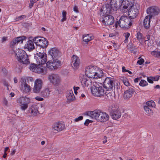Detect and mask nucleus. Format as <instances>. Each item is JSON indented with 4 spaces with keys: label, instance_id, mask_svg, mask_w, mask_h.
I'll list each match as a JSON object with an SVG mask.
<instances>
[{
    "label": "nucleus",
    "instance_id": "nucleus-1",
    "mask_svg": "<svg viewBox=\"0 0 160 160\" xmlns=\"http://www.w3.org/2000/svg\"><path fill=\"white\" fill-rule=\"evenodd\" d=\"M85 74L89 78L98 79L101 78L103 75L102 70L95 66H88L85 69Z\"/></svg>",
    "mask_w": 160,
    "mask_h": 160
},
{
    "label": "nucleus",
    "instance_id": "nucleus-2",
    "mask_svg": "<svg viewBox=\"0 0 160 160\" xmlns=\"http://www.w3.org/2000/svg\"><path fill=\"white\" fill-rule=\"evenodd\" d=\"M14 52L16 59L19 62L24 64H28L30 63L28 55L24 51L16 49V50H14Z\"/></svg>",
    "mask_w": 160,
    "mask_h": 160
},
{
    "label": "nucleus",
    "instance_id": "nucleus-3",
    "mask_svg": "<svg viewBox=\"0 0 160 160\" xmlns=\"http://www.w3.org/2000/svg\"><path fill=\"white\" fill-rule=\"evenodd\" d=\"M118 8L116 0H111L110 2L106 4L105 7H103L102 9L103 11V14H108L112 13L113 11H116Z\"/></svg>",
    "mask_w": 160,
    "mask_h": 160
},
{
    "label": "nucleus",
    "instance_id": "nucleus-4",
    "mask_svg": "<svg viewBox=\"0 0 160 160\" xmlns=\"http://www.w3.org/2000/svg\"><path fill=\"white\" fill-rule=\"evenodd\" d=\"M118 24L121 28L125 29H128L132 25V23L130 19L127 17L123 16L121 17L115 24L116 27L118 26Z\"/></svg>",
    "mask_w": 160,
    "mask_h": 160
},
{
    "label": "nucleus",
    "instance_id": "nucleus-5",
    "mask_svg": "<svg viewBox=\"0 0 160 160\" xmlns=\"http://www.w3.org/2000/svg\"><path fill=\"white\" fill-rule=\"evenodd\" d=\"M62 63L59 59H55L48 61L46 65L48 68L51 71H54L59 68Z\"/></svg>",
    "mask_w": 160,
    "mask_h": 160
},
{
    "label": "nucleus",
    "instance_id": "nucleus-6",
    "mask_svg": "<svg viewBox=\"0 0 160 160\" xmlns=\"http://www.w3.org/2000/svg\"><path fill=\"white\" fill-rule=\"evenodd\" d=\"M17 101L20 104V109L23 111L27 109L28 104L31 102L30 99L26 96H22L19 98Z\"/></svg>",
    "mask_w": 160,
    "mask_h": 160
},
{
    "label": "nucleus",
    "instance_id": "nucleus-7",
    "mask_svg": "<svg viewBox=\"0 0 160 160\" xmlns=\"http://www.w3.org/2000/svg\"><path fill=\"white\" fill-rule=\"evenodd\" d=\"M139 6L138 4H135L134 6L130 7L128 10V15L130 19H133L137 16Z\"/></svg>",
    "mask_w": 160,
    "mask_h": 160
},
{
    "label": "nucleus",
    "instance_id": "nucleus-8",
    "mask_svg": "<svg viewBox=\"0 0 160 160\" xmlns=\"http://www.w3.org/2000/svg\"><path fill=\"white\" fill-rule=\"evenodd\" d=\"M103 20L102 22L105 26H109L113 24L114 22V17L109 14H107L106 13L103 14V11H102Z\"/></svg>",
    "mask_w": 160,
    "mask_h": 160
},
{
    "label": "nucleus",
    "instance_id": "nucleus-9",
    "mask_svg": "<svg viewBox=\"0 0 160 160\" xmlns=\"http://www.w3.org/2000/svg\"><path fill=\"white\" fill-rule=\"evenodd\" d=\"M34 58L35 59L37 63L39 65L45 64L47 60L46 55L40 52L39 53H37L34 57Z\"/></svg>",
    "mask_w": 160,
    "mask_h": 160
},
{
    "label": "nucleus",
    "instance_id": "nucleus-10",
    "mask_svg": "<svg viewBox=\"0 0 160 160\" xmlns=\"http://www.w3.org/2000/svg\"><path fill=\"white\" fill-rule=\"evenodd\" d=\"M92 94L96 96L100 97L104 94V90L102 87H97L93 85L91 88Z\"/></svg>",
    "mask_w": 160,
    "mask_h": 160
},
{
    "label": "nucleus",
    "instance_id": "nucleus-11",
    "mask_svg": "<svg viewBox=\"0 0 160 160\" xmlns=\"http://www.w3.org/2000/svg\"><path fill=\"white\" fill-rule=\"evenodd\" d=\"M147 12L149 14L150 18H151L152 17L158 15L160 13V9L157 6H152L147 9Z\"/></svg>",
    "mask_w": 160,
    "mask_h": 160
},
{
    "label": "nucleus",
    "instance_id": "nucleus-12",
    "mask_svg": "<svg viewBox=\"0 0 160 160\" xmlns=\"http://www.w3.org/2000/svg\"><path fill=\"white\" fill-rule=\"evenodd\" d=\"M48 78L50 82L55 85L58 86L61 81L59 76L57 74L52 73L49 75Z\"/></svg>",
    "mask_w": 160,
    "mask_h": 160
},
{
    "label": "nucleus",
    "instance_id": "nucleus-13",
    "mask_svg": "<svg viewBox=\"0 0 160 160\" xmlns=\"http://www.w3.org/2000/svg\"><path fill=\"white\" fill-rule=\"evenodd\" d=\"M110 113L112 118L115 120L119 118L121 116V112L118 108L112 107Z\"/></svg>",
    "mask_w": 160,
    "mask_h": 160
},
{
    "label": "nucleus",
    "instance_id": "nucleus-14",
    "mask_svg": "<svg viewBox=\"0 0 160 160\" xmlns=\"http://www.w3.org/2000/svg\"><path fill=\"white\" fill-rule=\"evenodd\" d=\"M114 79L111 78H107L104 82V87L105 88L112 91L114 84L113 82Z\"/></svg>",
    "mask_w": 160,
    "mask_h": 160
},
{
    "label": "nucleus",
    "instance_id": "nucleus-15",
    "mask_svg": "<svg viewBox=\"0 0 160 160\" xmlns=\"http://www.w3.org/2000/svg\"><path fill=\"white\" fill-rule=\"evenodd\" d=\"M26 38L25 36H21L17 37L14 39L10 43V47L12 48L13 50H15L14 49V48L16 45L18 43H22L23 41Z\"/></svg>",
    "mask_w": 160,
    "mask_h": 160
},
{
    "label": "nucleus",
    "instance_id": "nucleus-16",
    "mask_svg": "<svg viewBox=\"0 0 160 160\" xmlns=\"http://www.w3.org/2000/svg\"><path fill=\"white\" fill-rule=\"evenodd\" d=\"M49 53L52 57V59H59L61 56L60 52L56 48H53L50 49L49 51Z\"/></svg>",
    "mask_w": 160,
    "mask_h": 160
},
{
    "label": "nucleus",
    "instance_id": "nucleus-17",
    "mask_svg": "<svg viewBox=\"0 0 160 160\" xmlns=\"http://www.w3.org/2000/svg\"><path fill=\"white\" fill-rule=\"evenodd\" d=\"M65 125L60 122H58L54 123L52 126V130L56 133L62 130L65 128Z\"/></svg>",
    "mask_w": 160,
    "mask_h": 160
},
{
    "label": "nucleus",
    "instance_id": "nucleus-18",
    "mask_svg": "<svg viewBox=\"0 0 160 160\" xmlns=\"http://www.w3.org/2000/svg\"><path fill=\"white\" fill-rule=\"evenodd\" d=\"M42 82L41 80L37 79L35 81L33 91L34 93H38L40 92L42 86Z\"/></svg>",
    "mask_w": 160,
    "mask_h": 160
},
{
    "label": "nucleus",
    "instance_id": "nucleus-19",
    "mask_svg": "<svg viewBox=\"0 0 160 160\" xmlns=\"http://www.w3.org/2000/svg\"><path fill=\"white\" fill-rule=\"evenodd\" d=\"M21 89L23 92L27 93L31 91V87L29 85L26 83V80L22 78L21 79Z\"/></svg>",
    "mask_w": 160,
    "mask_h": 160
},
{
    "label": "nucleus",
    "instance_id": "nucleus-20",
    "mask_svg": "<svg viewBox=\"0 0 160 160\" xmlns=\"http://www.w3.org/2000/svg\"><path fill=\"white\" fill-rule=\"evenodd\" d=\"M72 65L74 68H78L80 63V60L78 57L75 55H73L72 58Z\"/></svg>",
    "mask_w": 160,
    "mask_h": 160
},
{
    "label": "nucleus",
    "instance_id": "nucleus-21",
    "mask_svg": "<svg viewBox=\"0 0 160 160\" xmlns=\"http://www.w3.org/2000/svg\"><path fill=\"white\" fill-rule=\"evenodd\" d=\"M101 112V111L97 110L93 111H89L88 112L87 115L92 118L96 119L98 121V119L99 116Z\"/></svg>",
    "mask_w": 160,
    "mask_h": 160
},
{
    "label": "nucleus",
    "instance_id": "nucleus-22",
    "mask_svg": "<svg viewBox=\"0 0 160 160\" xmlns=\"http://www.w3.org/2000/svg\"><path fill=\"white\" fill-rule=\"evenodd\" d=\"M38 109V106L34 104L29 107V111L30 112L31 115L36 116L39 113Z\"/></svg>",
    "mask_w": 160,
    "mask_h": 160
},
{
    "label": "nucleus",
    "instance_id": "nucleus-23",
    "mask_svg": "<svg viewBox=\"0 0 160 160\" xmlns=\"http://www.w3.org/2000/svg\"><path fill=\"white\" fill-rule=\"evenodd\" d=\"M109 118V116L105 112H101L97 121L105 122L108 120Z\"/></svg>",
    "mask_w": 160,
    "mask_h": 160
},
{
    "label": "nucleus",
    "instance_id": "nucleus-24",
    "mask_svg": "<svg viewBox=\"0 0 160 160\" xmlns=\"http://www.w3.org/2000/svg\"><path fill=\"white\" fill-rule=\"evenodd\" d=\"M135 91L132 88H129L124 92V97L125 99H128L130 98L134 93Z\"/></svg>",
    "mask_w": 160,
    "mask_h": 160
},
{
    "label": "nucleus",
    "instance_id": "nucleus-25",
    "mask_svg": "<svg viewBox=\"0 0 160 160\" xmlns=\"http://www.w3.org/2000/svg\"><path fill=\"white\" fill-rule=\"evenodd\" d=\"M40 42H39V44L38 45L37 47V49L38 48H46L48 45V42L45 38H42L41 40H40Z\"/></svg>",
    "mask_w": 160,
    "mask_h": 160
},
{
    "label": "nucleus",
    "instance_id": "nucleus-26",
    "mask_svg": "<svg viewBox=\"0 0 160 160\" xmlns=\"http://www.w3.org/2000/svg\"><path fill=\"white\" fill-rule=\"evenodd\" d=\"M24 48L27 49L28 51H30L35 48L33 44V41L32 40H29L24 46Z\"/></svg>",
    "mask_w": 160,
    "mask_h": 160
},
{
    "label": "nucleus",
    "instance_id": "nucleus-27",
    "mask_svg": "<svg viewBox=\"0 0 160 160\" xmlns=\"http://www.w3.org/2000/svg\"><path fill=\"white\" fill-rule=\"evenodd\" d=\"M81 82L82 85L84 87H88L91 85L92 84L91 80L90 79H87L84 78L82 79Z\"/></svg>",
    "mask_w": 160,
    "mask_h": 160
},
{
    "label": "nucleus",
    "instance_id": "nucleus-28",
    "mask_svg": "<svg viewBox=\"0 0 160 160\" xmlns=\"http://www.w3.org/2000/svg\"><path fill=\"white\" fill-rule=\"evenodd\" d=\"M67 100L69 102H72L75 100V98L72 91H69L67 93Z\"/></svg>",
    "mask_w": 160,
    "mask_h": 160
},
{
    "label": "nucleus",
    "instance_id": "nucleus-29",
    "mask_svg": "<svg viewBox=\"0 0 160 160\" xmlns=\"http://www.w3.org/2000/svg\"><path fill=\"white\" fill-rule=\"evenodd\" d=\"M150 18H149L148 16H146L143 22V25L146 29H148L150 27Z\"/></svg>",
    "mask_w": 160,
    "mask_h": 160
},
{
    "label": "nucleus",
    "instance_id": "nucleus-30",
    "mask_svg": "<svg viewBox=\"0 0 160 160\" xmlns=\"http://www.w3.org/2000/svg\"><path fill=\"white\" fill-rule=\"evenodd\" d=\"M51 92L49 88H45L41 92V96L44 97H48L49 96Z\"/></svg>",
    "mask_w": 160,
    "mask_h": 160
},
{
    "label": "nucleus",
    "instance_id": "nucleus-31",
    "mask_svg": "<svg viewBox=\"0 0 160 160\" xmlns=\"http://www.w3.org/2000/svg\"><path fill=\"white\" fill-rule=\"evenodd\" d=\"M43 66L39 65L37 66L36 69L35 70L34 72L40 73L41 74H43L44 73V70L43 69Z\"/></svg>",
    "mask_w": 160,
    "mask_h": 160
},
{
    "label": "nucleus",
    "instance_id": "nucleus-32",
    "mask_svg": "<svg viewBox=\"0 0 160 160\" xmlns=\"http://www.w3.org/2000/svg\"><path fill=\"white\" fill-rule=\"evenodd\" d=\"M94 38L92 36H91L89 34L84 35L83 37V41L88 42L91 40H92Z\"/></svg>",
    "mask_w": 160,
    "mask_h": 160
},
{
    "label": "nucleus",
    "instance_id": "nucleus-33",
    "mask_svg": "<svg viewBox=\"0 0 160 160\" xmlns=\"http://www.w3.org/2000/svg\"><path fill=\"white\" fill-rule=\"evenodd\" d=\"M144 109L145 111V113L148 116L152 115L153 113V111L151 109V108L146 106H144Z\"/></svg>",
    "mask_w": 160,
    "mask_h": 160
},
{
    "label": "nucleus",
    "instance_id": "nucleus-34",
    "mask_svg": "<svg viewBox=\"0 0 160 160\" xmlns=\"http://www.w3.org/2000/svg\"><path fill=\"white\" fill-rule=\"evenodd\" d=\"M109 91H111L110 90L108 89L107 92L104 94L106 95L108 99L112 100L114 98L115 94L112 91L109 92Z\"/></svg>",
    "mask_w": 160,
    "mask_h": 160
},
{
    "label": "nucleus",
    "instance_id": "nucleus-35",
    "mask_svg": "<svg viewBox=\"0 0 160 160\" xmlns=\"http://www.w3.org/2000/svg\"><path fill=\"white\" fill-rule=\"evenodd\" d=\"M43 38L40 37H36L33 38L32 39V40L37 46L39 44V42H40V40H41L42 38Z\"/></svg>",
    "mask_w": 160,
    "mask_h": 160
},
{
    "label": "nucleus",
    "instance_id": "nucleus-36",
    "mask_svg": "<svg viewBox=\"0 0 160 160\" xmlns=\"http://www.w3.org/2000/svg\"><path fill=\"white\" fill-rule=\"evenodd\" d=\"M134 0H125V4L130 6V7L134 6Z\"/></svg>",
    "mask_w": 160,
    "mask_h": 160
},
{
    "label": "nucleus",
    "instance_id": "nucleus-37",
    "mask_svg": "<svg viewBox=\"0 0 160 160\" xmlns=\"http://www.w3.org/2000/svg\"><path fill=\"white\" fill-rule=\"evenodd\" d=\"M146 104L147 106L150 108L155 107V104L153 101H149L146 102Z\"/></svg>",
    "mask_w": 160,
    "mask_h": 160
},
{
    "label": "nucleus",
    "instance_id": "nucleus-38",
    "mask_svg": "<svg viewBox=\"0 0 160 160\" xmlns=\"http://www.w3.org/2000/svg\"><path fill=\"white\" fill-rule=\"evenodd\" d=\"M153 41L152 40H150L149 41L145 40V46L147 47H149L152 46L153 45Z\"/></svg>",
    "mask_w": 160,
    "mask_h": 160
},
{
    "label": "nucleus",
    "instance_id": "nucleus-39",
    "mask_svg": "<svg viewBox=\"0 0 160 160\" xmlns=\"http://www.w3.org/2000/svg\"><path fill=\"white\" fill-rule=\"evenodd\" d=\"M122 8L121 9L122 12L123 13L127 12L128 10V7L130 8V6L127 4L123 5Z\"/></svg>",
    "mask_w": 160,
    "mask_h": 160
},
{
    "label": "nucleus",
    "instance_id": "nucleus-40",
    "mask_svg": "<svg viewBox=\"0 0 160 160\" xmlns=\"http://www.w3.org/2000/svg\"><path fill=\"white\" fill-rule=\"evenodd\" d=\"M121 79L125 85L126 86H128L129 85V83L126 78L122 77Z\"/></svg>",
    "mask_w": 160,
    "mask_h": 160
},
{
    "label": "nucleus",
    "instance_id": "nucleus-41",
    "mask_svg": "<svg viewBox=\"0 0 160 160\" xmlns=\"http://www.w3.org/2000/svg\"><path fill=\"white\" fill-rule=\"evenodd\" d=\"M123 35L125 37L124 42L125 43H127L128 41V38L130 36V34L129 32H126L124 33Z\"/></svg>",
    "mask_w": 160,
    "mask_h": 160
},
{
    "label": "nucleus",
    "instance_id": "nucleus-42",
    "mask_svg": "<svg viewBox=\"0 0 160 160\" xmlns=\"http://www.w3.org/2000/svg\"><path fill=\"white\" fill-rule=\"evenodd\" d=\"M148 84V83L146 81L143 80H142L139 83V85L142 87L145 86Z\"/></svg>",
    "mask_w": 160,
    "mask_h": 160
},
{
    "label": "nucleus",
    "instance_id": "nucleus-43",
    "mask_svg": "<svg viewBox=\"0 0 160 160\" xmlns=\"http://www.w3.org/2000/svg\"><path fill=\"white\" fill-rule=\"evenodd\" d=\"M37 65L35 64H31L30 66V69L32 71L34 72Z\"/></svg>",
    "mask_w": 160,
    "mask_h": 160
},
{
    "label": "nucleus",
    "instance_id": "nucleus-44",
    "mask_svg": "<svg viewBox=\"0 0 160 160\" xmlns=\"http://www.w3.org/2000/svg\"><path fill=\"white\" fill-rule=\"evenodd\" d=\"M137 38L138 40H140L142 38V34L140 32H138L137 34Z\"/></svg>",
    "mask_w": 160,
    "mask_h": 160
},
{
    "label": "nucleus",
    "instance_id": "nucleus-45",
    "mask_svg": "<svg viewBox=\"0 0 160 160\" xmlns=\"http://www.w3.org/2000/svg\"><path fill=\"white\" fill-rule=\"evenodd\" d=\"M25 79L26 82H27L28 83H29L30 82H32L33 80V78L31 77H28L26 79Z\"/></svg>",
    "mask_w": 160,
    "mask_h": 160
},
{
    "label": "nucleus",
    "instance_id": "nucleus-46",
    "mask_svg": "<svg viewBox=\"0 0 160 160\" xmlns=\"http://www.w3.org/2000/svg\"><path fill=\"white\" fill-rule=\"evenodd\" d=\"M122 71L123 72H128L130 74H132V72L131 71H129L128 70L126 69L125 68L124 66L122 67Z\"/></svg>",
    "mask_w": 160,
    "mask_h": 160
},
{
    "label": "nucleus",
    "instance_id": "nucleus-47",
    "mask_svg": "<svg viewBox=\"0 0 160 160\" xmlns=\"http://www.w3.org/2000/svg\"><path fill=\"white\" fill-rule=\"evenodd\" d=\"M147 81L150 83H153V82L152 79V77H147Z\"/></svg>",
    "mask_w": 160,
    "mask_h": 160
},
{
    "label": "nucleus",
    "instance_id": "nucleus-48",
    "mask_svg": "<svg viewBox=\"0 0 160 160\" xmlns=\"http://www.w3.org/2000/svg\"><path fill=\"white\" fill-rule=\"evenodd\" d=\"M35 2H34V1H33V0H30V2L29 3V7L30 8H32V7L34 4Z\"/></svg>",
    "mask_w": 160,
    "mask_h": 160
},
{
    "label": "nucleus",
    "instance_id": "nucleus-49",
    "mask_svg": "<svg viewBox=\"0 0 160 160\" xmlns=\"http://www.w3.org/2000/svg\"><path fill=\"white\" fill-rule=\"evenodd\" d=\"M2 82L3 85L4 86L6 87H7V89L8 90L9 89V88H8V82H7L4 80H3L2 81Z\"/></svg>",
    "mask_w": 160,
    "mask_h": 160
},
{
    "label": "nucleus",
    "instance_id": "nucleus-50",
    "mask_svg": "<svg viewBox=\"0 0 160 160\" xmlns=\"http://www.w3.org/2000/svg\"><path fill=\"white\" fill-rule=\"evenodd\" d=\"M144 62V60L142 58H141L137 61V63L140 65H142Z\"/></svg>",
    "mask_w": 160,
    "mask_h": 160
},
{
    "label": "nucleus",
    "instance_id": "nucleus-51",
    "mask_svg": "<svg viewBox=\"0 0 160 160\" xmlns=\"http://www.w3.org/2000/svg\"><path fill=\"white\" fill-rule=\"evenodd\" d=\"M83 117L82 116H80L78 117V118H76L75 119L74 121L76 122H77L83 119Z\"/></svg>",
    "mask_w": 160,
    "mask_h": 160
},
{
    "label": "nucleus",
    "instance_id": "nucleus-52",
    "mask_svg": "<svg viewBox=\"0 0 160 160\" xmlns=\"http://www.w3.org/2000/svg\"><path fill=\"white\" fill-rule=\"evenodd\" d=\"M159 76L158 75H157L155 77H152L153 81H158L159 78Z\"/></svg>",
    "mask_w": 160,
    "mask_h": 160
},
{
    "label": "nucleus",
    "instance_id": "nucleus-53",
    "mask_svg": "<svg viewBox=\"0 0 160 160\" xmlns=\"http://www.w3.org/2000/svg\"><path fill=\"white\" fill-rule=\"evenodd\" d=\"M92 121L89 119H87L84 122V124L86 126H88L90 122H92Z\"/></svg>",
    "mask_w": 160,
    "mask_h": 160
},
{
    "label": "nucleus",
    "instance_id": "nucleus-54",
    "mask_svg": "<svg viewBox=\"0 0 160 160\" xmlns=\"http://www.w3.org/2000/svg\"><path fill=\"white\" fill-rule=\"evenodd\" d=\"M35 99L38 101H42L43 100V98L39 96H37L35 97Z\"/></svg>",
    "mask_w": 160,
    "mask_h": 160
},
{
    "label": "nucleus",
    "instance_id": "nucleus-55",
    "mask_svg": "<svg viewBox=\"0 0 160 160\" xmlns=\"http://www.w3.org/2000/svg\"><path fill=\"white\" fill-rule=\"evenodd\" d=\"M79 89V88L78 87H74V93L75 94H77L78 92H77V90Z\"/></svg>",
    "mask_w": 160,
    "mask_h": 160
},
{
    "label": "nucleus",
    "instance_id": "nucleus-56",
    "mask_svg": "<svg viewBox=\"0 0 160 160\" xmlns=\"http://www.w3.org/2000/svg\"><path fill=\"white\" fill-rule=\"evenodd\" d=\"M73 10L76 12H78V8L76 6H74L73 8Z\"/></svg>",
    "mask_w": 160,
    "mask_h": 160
},
{
    "label": "nucleus",
    "instance_id": "nucleus-57",
    "mask_svg": "<svg viewBox=\"0 0 160 160\" xmlns=\"http://www.w3.org/2000/svg\"><path fill=\"white\" fill-rule=\"evenodd\" d=\"M150 39V36L149 35H147L146 38H145V40H147V41H149Z\"/></svg>",
    "mask_w": 160,
    "mask_h": 160
},
{
    "label": "nucleus",
    "instance_id": "nucleus-58",
    "mask_svg": "<svg viewBox=\"0 0 160 160\" xmlns=\"http://www.w3.org/2000/svg\"><path fill=\"white\" fill-rule=\"evenodd\" d=\"M67 13L66 11H63L62 12V17H66Z\"/></svg>",
    "mask_w": 160,
    "mask_h": 160
},
{
    "label": "nucleus",
    "instance_id": "nucleus-59",
    "mask_svg": "<svg viewBox=\"0 0 160 160\" xmlns=\"http://www.w3.org/2000/svg\"><path fill=\"white\" fill-rule=\"evenodd\" d=\"M107 137L106 136H104L103 139V143L104 144L106 143L107 142Z\"/></svg>",
    "mask_w": 160,
    "mask_h": 160
},
{
    "label": "nucleus",
    "instance_id": "nucleus-60",
    "mask_svg": "<svg viewBox=\"0 0 160 160\" xmlns=\"http://www.w3.org/2000/svg\"><path fill=\"white\" fill-rule=\"evenodd\" d=\"M7 38L5 37H3L2 38V42H4V41H6L7 40Z\"/></svg>",
    "mask_w": 160,
    "mask_h": 160
},
{
    "label": "nucleus",
    "instance_id": "nucleus-61",
    "mask_svg": "<svg viewBox=\"0 0 160 160\" xmlns=\"http://www.w3.org/2000/svg\"><path fill=\"white\" fill-rule=\"evenodd\" d=\"M156 51H153L151 52V54L153 56H156Z\"/></svg>",
    "mask_w": 160,
    "mask_h": 160
},
{
    "label": "nucleus",
    "instance_id": "nucleus-62",
    "mask_svg": "<svg viewBox=\"0 0 160 160\" xmlns=\"http://www.w3.org/2000/svg\"><path fill=\"white\" fill-rule=\"evenodd\" d=\"M125 0H119L122 3L121 6H122L123 5L125 4Z\"/></svg>",
    "mask_w": 160,
    "mask_h": 160
},
{
    "label": "nucleus",
    "instance_id": "nucleus-63",
    "mask_svg": "<svg viewBox=\"0 0 160 160\" xmlns=\"http://www.w3.org/2000/svg\"><path fill=\"white\" fill-rule=\"evenodd\" d=\"M156 57H160V52L156 51Z\"/></svg>",
    "mask_w": 160,
    "mask_h": 160
},
{
    "label": "nucleus",
    "instance_id": "nucleus-64",
    "mask_svg": "<svg viewBox=\"0 0 160 160\" xmlns=\"http://www.w3.org/2000/svg\"><path fill=\"white\" fill-rule=\"evenodd\" d=\"M26 16L25 15H21L18 17V19H22L26 17Z\"/></svg>",
    "mask_w": 160,
    "mask_h": 160
}]
</instances>
